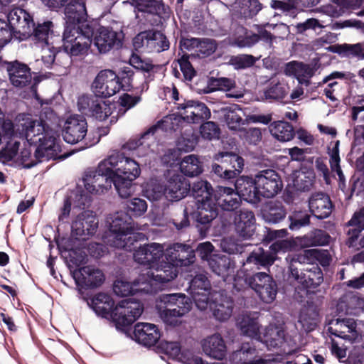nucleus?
<instances>
[{
  "label": "nucleus",
  "instance_id": "nucleus-1",
  "mask_svg": "<svg viewBox=\"0 0 364 364\" xmlns=\"http://www.w3.org/2000/svg\"><path fill=\"white\" fill-rule=\"evenodd\" d=\"M195 251L190 245L173 244L166 250L164 259L157 267L146 273H142L136 284L144 285L140 290L148 293L157 291L160 285L175 279L178 274V267L188 266L194 262Z\"/></svg>",
  "mask_w": 364,
  "mask_h": 364
},
{
  "label": "nucleus",
  "instance_id": "nucleus-2",
  "mask_svg": "<svg viewBox=\"0 0 364 364\" xmlns=\"http://www.w3.org/2000/svg\"><path fill=\"white\" fill-rule=\"evenodd\" d=\"M53 114L52 109H49L44 112ZM22 131L25 136L31 144L39 143L35 151V156L39 160L46 158L47 160H64L70 153L60 154L62 148L60 144V139L57 137L56 132L50 127V124L44 119L43 113L40 115L39 120L30 118L26 119L21 124Z\"/></svg>",
  "mask_w": 364,
  "mask_h": 364
},
{
  "label": "nucleus",
  "instance_id": "nucleus-3",
  "mask_svg": "<svg viewBox=\"0 0 364 364\" xmlns=\"http://www.w3.org/2000/svg\"><path fill=\"white\" fill-rule=\"evenodd\" d=\"M88 306L102 318L110 317L118 329L131 326L144 311V305L134 299H124L114 307V301L107 294L100 292L90 299H87Z\"/></svg>",
  "mask_w": 364,
  "mask_h": 364
},
{
  "label": "nucleus",
  "instance_id": "nucleus-4",
  "mask_svg": "<svg viewBox=\"0 0 364 364\" xmlns=\"http://www.w3.org/2000/svg\"><path fill=\"white\" fill-rule=\"evenodd\" d=\"M238 186L246 201L257 204L262 198L274 197L283 188L282 180L279 173L273 169H264L257 172L255 177L241 176Z\"/></svg>",
  "mask_w": 364,
  "mask_h": 364
},
{
  "label": "nucleus",
  "instance_id": "nucleus-5",
  "mask_svg": "<svg viewBox=\"0 0 364 364\" xmlns=\"http://www.w3.org/2000/svg\"><path fill=\"white\" fill-rule=\"evenodd\" d=\"M127 220L122 218H114L109 230L105 232L102 239L107 245L127 252L136 250V244L142 234L134 232L133 220L126 215Z\"/></svg>",
  "mask_w": 364,
  "mask_h": 364
},
{
  "label": "nucleus",
  "instance_id": "nucleus-6",
  "mask_svg": "<svg viewBox=\"0 0 364 364\" xmlns=\"http://www.w3.org/2000/svg\"><path fill=\"white\" fill-rule=\"evenodd\" d=\"M94 28L86 23L82 27L65 26L63 45L55 54L54 58L63 50L70 57L87 54L92 41Z\"/></svg>",
  "mask_w": 364,
  "mask_h": 364
},
{
  "label": "nucleus",
  "instance_id": "nucleus-7",
  "mask_svg": "<svg viewBox=\"0 0 364 364\" xmlns=\"http://www.w3.org/2000/svg\"><path fill=\"white\" fill-rule=\"evenodd\" d=\"M115 173L107 159L102 161L95 170H89L83 176L85 189L92 194H100L111 188Z\"/></svg>",
  "mask_w": 364,
  "mask_h": 364
},
{
  "label": "nucleus",
  "instance_id": "nucleus-8",
  "mask_svg": "<svg viewBox=\"0 0 364 364\" xmlns=\"http://www.w3.org/2000/svg\"><path fill=\"white\" fill-rule=\"evenodd\" d=\"M10 83L17 89L28 88L34 95H38V85L41 81L39 76H32L29 66L17 60L5 63Z\"/></svg>",
  "mask_w": 364,
  "mask_h": 364
},
{
  "label": "nucleus",
  "instance_id": "nucleus-9",
  "mask_svg": "<svg viewBox=\"0 0 364 364\" xmlns=\"http://www.w3.org/2000/svg\"><path fill=\"white\" fill-rule=\"evenodd\" d=\"M160 302V316L166 322L170 323L176 318L183 316L192 308L191 299L183 294H162Z\"/></svg>",
  "mask_w": 364,
  "mask_h": 364
},
{
  "label": "nucleus",
  "instance_id": "nucleus-10",
  "mask_svg": "<svg viewBox=\"0 0 364 364\" xmlns=\"http://www.w3.org/2000/svg\"><path fill=\"white\" fill-rule=\"evenodd\" d=\"M245 282L259 299L265 304H272L276 299L278 287L272 276L265 272L245 274Z\"/></svg>",
  "mask_w": 364,
  "mask_h": 364
},
{
  "label": "nucleus",
  "instance_id": "nucleus-11",
  "mask_svg": "<svg viewBox=\"0 0 364 364\" xmlns=\"http://www.w3.org/2000/svg\"><path fill=\"white\" fill-rule=\"evenodd\" d=\"M196 209L191 213V225L201 237H205L212 221L218 216V208L213 200L196 203Z\"/></svg>",
  "mask_w": 364,
  "mask_h": 364
},
{
  "label": "nucleus",
  "instance_id": "nucleus-12",
  "mask_svg": "<svg viewBox=\"0 0 364 364\" xmlns=\"http://www.w3.org/2000/svg\"><path fill=\"white\" fill-rule=\"evenodd\" d=\"M93 43L99 53H107L111 50H119L123 46L124 34L122 31H114L110 26H100L94 31Z\"/></svg>",
  "mask_w": 364,
  "mask_h": 364
},
{
  "label": "nucleus",
  "instance_id": "nucleus-13",
  "mask_svg": "<svg viewBox=\"0 0 364 364\" xmlns=\"http://www.w3.org/2000/svg\"><path fill=\"white\" fill-rule=\"evenodd\" d=\"M97 95H82L79 97V110L85 115L103 121L112 115V104L99 99Z\"/></svg>",
  "mask_w": 364,
  "mask_h": 364
},
{
  "label": "nucleus",
  "instance_id": "nucleus-14",
  "mask_svg": "<svg viewBox=\"0 0 364 364\" xmlns=\"http://www.w3.org/2000/svg\"><path fill=\"white\" fill-rule=\"evenodd\" d=\"M190 294L196 306L205 310L208 306L211 292V284L205 272L196 274L191 279L189 286Z\"/></svg>",
  "mask_w": 364,
  "mask_h": 364
},
{
  "label": "nucleus",
  "instance_id": "nucleus-15",
  "mask_svg": "<svg viewBox=\"0 0 364 364\" xmlns=\"http://www.w3.org/2000/svg\"><path fill=\"white\" fill-rule=\"evenodd\" d=\"M239 178L235 182V189L226 186H218L214 193V203L225 211H234L240 206L242 198L246 200L245 196L240 192Z\"/></svg>",
  "mask_w": 364,
  "mask_h": 364
},
{
  "label": "nucleus",
  "instance_id": "nucleus-16",
  "mask_svg": "<svg viewBox=\"0 0 364 364\" xmlns=\"http://www.w3.org/2000/svg\"><path fill=\"white\" fill-rule=\"evenodd\" d=\"M117 75L112 70H101L95 78L92 87L97 97H109L120 90Z\"/></svg>",
  "mask_w": 364,
  "mask_h": 364
},
{
  "label": "nucleus",
  "instance_id": "nucleus-17",
  "mask_svg": "<svg viewBox=\"0 0 364 364\" xmlns=\"http://www.w3.org/2000/svg\"><path fill=\"white\" fill-rule=\"evenodd\" d=\"M72 234L78 240H85L92 236L98 228V219L91 210H85L78 214L72 223Z\"/></svg>",
  "mask_w": 364,
  "mask_h": 364
},
{
  "label": "nucleus",
  "instance_id": "nucleus-18",
  "mask_svg": "<svg viewBox=\"0 0 364 364\" xmlns=\"http://www.w3.org/2000/svg\"><path fill=\"white\" fill-rule=\"evenodd\" d=\"M72 274L77 286L85 289L97 288L105 279L100 269L90 265L77 268Z\"/></svg>",
  "mask_w": 364,
  "mask_h": 364
},
{
  "label": "nucleus",
  "instance_id": "nucleus-19",
  "mask_svg": "<svg viewBox=\"0 0 364 364\" xmlns=\"http://www.w3.org/2000/svg\"><path fill=\"white\" fill-rule=\"evenodd\" d=\"M208 305L214 317L220 321H227L232 315L234 301L228 296L225 290L214 291L210 296Z\"/></svg>",
  "mask_w": 364,
  "mask_h": 364
},
{
  "label": "nucleus",
  "instance_id": "nucleus-20",
  "mask_svg": "<svg viewBox=\"0 0 364 364\" xmlns=\"http://www.w3.org/2000/svg\"><path fill=\"white\" fill-rule=\"evenodd\" d=\"M87 132V123L84 116L75 114L70 116L65 122L63 130L64 140L74 144L81 141Z\"/></svg>",
  "mask_w": 364,
  "mask_h": 364
},
{
  "label": "nucleus",
  "instance_id": "nucleus-21",
  "mask_svg": "<svg viewBox=\"0 0 364 364\" xmlns=\"http://www.w3.org/2000/svg\"><path fill=\"white\" fill-rule=\"evenodd\" d=\"M114 173L132 179H136L141 173L139 164L124 156L123 153L117 152L107 158Z\"/></svg>",
  "mask_w": 364,
  "mask_h": 364
},
{
  "label": "nucleus",
  "instance_id": "nucleus-22",
  "mask_svg": "<svg viewBox=\"0 0 364 364\" xmlns=\"http://www.w3.org/2000/svg\"><path fill=\"white\" fill-rule=\"evenodd\" d=\"M232 364H267V360L259 357V350L255 343L242 342L239 348L230 355Z\"/></svg>",
  "mask_w": 364,
  "mask_h": 364
},
{
  "label": "nucleus",
  "instance_id": "nucleus-23",
  "mask_svg": "<svg viewBox=\"0 0 364 364\" xmlns=\"http://www.w3.org/2000/svg\"><path fill=\"white\" fill-rule=\"evenodd\" d=\"M164 247L157 243H150L138 247L134 252V261L143 265H149L154 269L160 263V259L164 256Z\"/></svg>",
  "mask_w": 364,
  "mask_h": 364
},
{
  "label": "nucleus",
  "instance_id": "nucleus-24",
  "mask_svg": "<svg viewBox=\"0 0 364 364\" xmlns=\"http://www.w3.org/2000/svg\"><path fill=\"white\" fill-rule=\"evenodd\" d=\"M33 20V16L23 9H14L7 16V23L13 30L14 37L19 40L20 37L28 36Z\"/></svg>",
  "mask_w": 364,
  "mask_h": 364
},
{
  "label": "nucleus",
  "instance_id": "nucleus-25",
  "mask_svg": "<svg viewBox=\"0 0 364 364\" xmlns=\"http://www.w3.org/2000/svg\"><path fill=\"white\" fill-rule=\"evenodd\" d=\"M64 7L65 26L82 27L87 21V13L85 0H71Z\"/></svg>",
  "mask_w": 364,
  "mask_h": 364
},
{
  "label": "nucleus",
  "instance_id": "nucleus-26",
  "mask_svg": "<svg viewBox=\"0 0 364 364\" xmlns=\"http://www.w3.org/2000/svg\"><path fill=\"white\" fill-rule=\"evenodd\" d=\"M308 203L310 212L318 219L328 218L334 208L329 195L322 191L313 193Z\"/></svg>",
  "mask_w": 364,
  "mask_h": 364
},
{
  "label": "nucleus",
  "instance_id": "nucleus-27",
  "mask_svg": "<svg viewBox=\"0 0 364 364\" xmlns=\"http://www.w3.org/2000/svg\"><path fill=\"white\" fill-rule=\"evenodd\" d=\"M191 191L189 181L181 174L174 173L169 178L164 188V194L171 200H180Z\"/></svg>",
  "mask_w": 364,
  "mask_h": 364
},
{
  "label": "nucleus",
  "instance_id": "nucleus-28",
  "mask_svg": "<svg viewBox=\"0 0 364 364\" xmlns=\"http://www.w3.org/2000/svg\"><path fill=\"white\" fill-rule=\"evenodd\" d=\"M235 229L237 234L243 239H250L256 229L254 213L247 209L240 210L235 218Z\"/></svg>",
  "mask_w": 364,
  "mask_h": 364
},
{
  "label": "nucleus",
  "instance_id": "nucleus-29",
  "mask_svg": "<svg viewBox=\"0 0 364 364\" xmlns=\"http://www.w3.org/2000/svg\"><path fill=\"white\" fill-rule=\"evenodd\" d=\"M298 274V278L296 277H291V278L301 284L307 291L315 289L323 281L322 270L317 264H311L310 267L304 268Z\"/></svg>",
  "mask_w": 364,
  "mask_h": 364
},
{
  "label": "nucleus",
  "instance_id": "nucleus-30",
  "mask_svg": "<svg viewBox=\"0 0 364 364\" xmlns=\"http://www.w3.org/2000/svg\"><path fill=\"white\" fill-rule=\"evenodd\" d=\"M131 4L138 12L158 16L160 18H168L170 8L164 0H129Z\"/></svg>",
  "mask_w": 364,
  "mask_h": 364
},
{
  "label": "nucleus",
  "instance_id": "nucleus-31",
  "mask_svg": "<svg viewBox=\"0 0 364 364\" xmlns=\"http://www.w3.org/2000/svg\"><path fill=\"white\" fill-rule=\"evenodd\" d=\"M54 24L51 21H46L42 23H35L31 25V31L28 36L20 37V41L31 40L35 44H41L42 46L49 44L48 38L53 33Z\"/></svg>",
  "mask_w": 364,
  "mask_h": 364
},
{
  "label": "nucleus",
  "instance_id": "nucleus-32",
  "mask_svg": "<svg viewBox=\"0 0 364 364\" xmlns=\"http://www.w3.org/2000/svg\"><path fill=\"white\" fill-rule=\"evenodd\" d=\"M173 121H177L176 117H165L161 121L158 122L157 124L150 127L146 132H144L140 138L132 139L124 144L123 148L128 150H135L144 143V140L148 138L151 134H154L158 128L164 129L165 131H176L178 127H175Z\"/></svg>",
  "mask_w": 364,
  "mask_h": 364
},
{
  "label": "nucleus",
  "instance_id": "nucleus-33",
  "mask_svg": "<svg viewBox=\"0 0 364 364\" xmlns=\"http://www.w3.org/2000/svg\"><path fill=\"white\" fill-rule=\"evenodd\" d=\"M134 335L136 341L145 346H154L161 337V333L157 326L149 323L136 324Z\"/></svg>",
  "mask_w": 364,
  "mask_h": 364
},
{
  "label": "nucleus",
  "instance_id": "nucleus-34",
  "mask_svg": "<svg viewBox=\"0 0 364 364\" xmlns=\"http://www.w3.org/2000/svg\"><path fill=\"white\" fill-rule=\"evenodd\" d=\"M202 349L205 354L215 360H222L227 353L225 343L220 334L208 336L202 341Z\"/></svg>",
  "mask_w": 364,
  "mask_h": 364
},
{
  "label": "nucleus",
  "instance_id": "nucleus-35",
  "mask_svg": "<svg viewBox=\"0 0 364 364\" xmlns=\"http://www.w3.org/2000/svg\"><path fill=\"white\" fill-rule=\"evenodd\" d=\"M363 299L353 293H347L339 299L336 305V311L346 315H357L363 311Z\"/></svg>",
  "mask_w": 364,
  "mask_h": 364
},
{
  "label": "nucleus",
  "instance_id": "nucleus-36",
  "mask_svg": "<svg viewBox=\"0 0 364 364\" xmlns=\"http://www.w3.org/2000/svg\"><path fill=\"white\" fill-rule=\"evenodd\" d=\"M329 324L333 326L328 327V331L336 337L348 339L350 337L348 333L357 335V323L354 318L338 317L332 319Z\"/></svg>",
  "mask_w": 364,
  "mask_h": 364
},
{
  "label": "nucleus",
  "instance_id": "nucleus-37",
  "mask_svg": "<svg viewBox=\"0 0 364 364\" xmlns=\"http://www.w3.org/2000/svg\"><path fill=\"white\" fill-rule=\"evenodd\" d=\"M289 89L288 85L284 80L271 77L266 82L263 96L267 100L282 102L287 96Z\"/></svg>",
  "mask_w": 364,
  "mask_h": 364
},
{
  "label": "nucleus",
  "instance_id": "nucleus-38",
  "mask_svg": "<svg viewBox=\"0 0 364 364\" xmlns=\"http://www.w3.org/2000/svg\"><path fill=\"white\" fill-rule=\"evenodd\" d=\"M178 107L193 109L191 114L186 116V122L188 123L198 124L208 119L211 116L207 105L198 101L184 100L183 102L178 103Z\"/></svg>",
  "mask_w": 364,
  "mask_h": 364
},
{
  "label": "nucleus",
  "instance_id": "nucleus-39",
  "mask_svg": "<svg viewBox=\"0 0 364 364\" xmlns=\"http://www.w3.org/2000/svg\"><path fill=\"white\" fill-rule=\"evenodd\" d=\"M208 265L213 273L225 279L235 268V262L230 256L216 253L209 259Z\"/></svg>",
  "mask_w": 364,
  "mask_h": 364
},
{
  "label": "nucleus",
  "instance_id": "nucleus-40",
  "mask_svg": "<svg viewBox=\"0 0 364 364\" xmlns=\"http://www.w3.org/2000/svg\"><path fill=\"white\" fill-rule=\"evenodd\" d=\"M269 129L272 136L281 142L292 140L296 134L292 124L284 120L274 121L270 123Z\"/></svg>",
  "mask_w": 364,
  "mask_h": 364
},
{
  "label": "nucleus",
  "instance_id": "nucleus-41",
  "mask_svg": "<svg viewBox=\"0 0 364 364\" xmlns=\"http://www.w3.org/2000/svg\"><path fill=\"white\" fill-rule=\"evenodd\" d=\"M149 34L146 41L147 53H159L169 49L170 42L161 31L149 30Z\"/></svg>",
  "mask_w": 364,
  "mask_h": 364
},
{
  "label": "nucleus",
  "instance_id": "nucleus-42",
  "mask_svg": "<svg viewBox=\"0 0 364 364\" xmlns=\"http://www.w3.org/2000/svg\"><path fill=\"white\" fill-rule=\"evenodd\" d=\"M258 341L266 344L267 348H278L285 341L284 331L277 326H268Z\"/></svg>",
  "mask_w": 364,
  "mask_h": 364
},
{
  "label": "nucleus",
  "instance_id": "nucleus-43",
  "mask_svg": "<svg viewBox=\"0 0 364 364\" xmlns=\"http://www.w3.org/2000/svg\"><path fill=\"white\" fill-rule=\"evenodd\" d=\"M274 262V257L270 253L259 248L258 251H253L248 255L242 264V267L245 271H248V268L246 267L253 264L259 269L260 267H265L272 265Z\"/></svg>",
  "mask_w": 364,
  "mask_h": 364
},
{
  "label": "nucleus",
  "instance_id": "nucleus-44",
  "mask_svg": "<svg viewBox=\"0 0 364 364\" xmlns=\"http://www.w3.org/2000/svg\"><path fill=\"white\" fill-rule=\"evenodd\" d=\"M273 35L264 28L259 27L257 33L246 34L245 37L237 39V45L239 47H252L259 41H262L269 45L272 44Z\"/></svg>",
  "mask_w": 364,
  "mask_h": 364
},
{
  "label": "nucleus",
  "instance_id": "nucleus-45",
  "mask_svg": "<svg viewBox=\"0 0 364 364\" xmlns=\"http://www.w3.org/2000/svg\"><path fill=\"white\" fill-rule=\"evenodd\" d=\"M180 171L186 176L193 177L200 175L203 171V162L199 158L191 154L185 156L180 163Z\"/></svg>",
  "mask_w": 364,
  "mask_h": 364
},
{
  "label": "nucleus",
  "instance_id": "nucleus-46",
  "mask_svg": "<svg viewBox=\"0 0 364 364\" xmlns=\"http://www.w3.org/2000/svg\"><path fill=\"white\" fill-rule=\"evenodd\" d=\"M126 212L117 213L114 218H122L127 220V218L122 215H126L132 219V217H139L143 215L147 210V203L145 200L134 198L132 200L127 201Z\"/></svg>",
  "mask_w": 364,
  "mask_h": 364
},
{
  "label": "nucleus",
  "instance_id": "nucleus-47",
  "mask_svg": "<svg viewBox=\"0 0 364 364\" xmlns=\"http://www.w3.org/2000/svg\"><path fill=\"white\" fill-rule=\"evenodd\" d=\"M329 235L323 230L314 229L301 238V245L304 247L323 246L329 242Z\"/></svg>",
  "mask_w": 364,
  "mask_h": 364
},
{
  "label": "nucleus",
  "instance_id": "nucleus-48",
  "mask_svg": "<svg viewBox=\"0 0 364 364\" xmlns=\"http://www.w3.org/2000/svg\"><path fill=\"white\" fill-rule=\"evenodd\" d=\"M285 215L286 210L280 202L271 201L262 210V216L268 223H279L284 218Z\"/></svg>",
  "mask_w": 364,
  "mask_h": 364
},
{
  "label": "nucleus",
  "instance_id": "nucleus-49",
  "mask_svg": "<svg viewBox=\"0 0 364 364\" xmlns=\"http://www.w3.org/2000/svg\"><path fill=\"white\" fill-rule=\"evenodd\" d=\"M219 154L223 161L226 162L228 169L234 173L231 174L232 178H236L243 170V158L234 152H219Z\"/></svg>",
  "mask_w": 364,
  "mask_h": 364
},
{
  "label": "nucleus",
  "instance_id": "nucleus-50",
  "mask_svg": "<svg viewBox=\"0 0 364 364\" xmlns=\"http://www.w3.org/2000/svg\"><path fill=\"white\" fill-rule=\"evenodd\" d=\"M130 64L136 70L147 73L146 78L153 80L154 73L161 69L160 65H154L149 59H142L138 55H133L130 58Z\"/></svg>",
  "mask_w": 364,
  "mask_h": 364
},
{
  "label": "nucleus",
  "instance_id": "nucleus-51",
  "mask_svg": "<svg viewBox=\"0 0 364 364\" xmlns=\"http://www.w3.org/2000/svg\"><path fill=\"white\" fill-rule=\"evenodd\" d=\"M213 193V188L207 181H198L194 183L192 187V195L196 200V203L213 200L212 198Z\"/></svg>",
  "mask_w": 364,
  "mask_h": 364
},
{
  "label": "nucleus",
  "instance_id": "nucleus-52",
  "mask_svg": "<svg viewBox=\"0 0 364 364\" xmlns=\"http://www.w3.org/2000/svg\"><path fill=\"white\" fill-rule=\"evenodd\" d=\"M141 274H140L139 276H140ZM138 277L133 282L132 284H131L128 282H125L123 280H117L114 282L113 285V291L117 296H127L130 294H133L134 291H140V292H144L146 294H149L148 292L145 291L140 290L139 289L144 287V285L136 284L137 280L139 279ZM156 291L151 292L150 294L155 293Z\"/></svg>",
  "mask_w": 364,
  "mask_h": 364
},
{
  "label": "nucleus",
  "instance_id": "nucleus-53",
  "mask_svg": "<svg viewBox=\"0 0 364 364\" xmlns=\"http://www.w3.org/2000/svg\"><path fill=\"white\" fill-rule=\"evenodd\" d=\"M240 330L243 335L258 341L261 340L259 324L258 321L249 316L244 317L240 323Z\"/></svg>",
  "mask_w": 364,
  "mask_h": 364
},
{
  "label": "nucleus",
  "instance_id": "nucleus-54",
  "mask_svg": "<svg viewBox=\"0 0 364 364\" xmlns=\"http://www.w3.org/2000/svg\"><path fill=\"white\" fill-rule=\"evenodd\" d=\"M135 179H132L128 177H124L122 175L114 176L113 185L114 186L119 196L121 198H127L134 193L133 181Z\"/></svg>",
  "mask_w": 364,
  "mask_h": 364
},
{
  "label": "nucleus",
  "instance_id": "nucleus-55",
  "mask_svg": "<svg viewBox=\"0 0 364 364\" xmlns=\"http://www.w3.org/2000/svg\"><path fill=\"white\" fill-rule=\"evenodd\" d=\"M309 250H305L303 253L295 254L291 258L289 271L290 277H299V272L301 271L304 264H309L311 262V257L307 253Z\"/></svg>",
  "mask_w": 364,
  "mask_h": 364
},
{
  "label": "nucleus",
  "instance_id": "nucleus-56",
  "mask_svg": "<svg viewBox=\"0 0 364 364\" xmlns=\"http://www.w3.org/2000/svg\"><path fill=\"white\" fill-rule=\"evenodd\" d=\"M289 228L292 231L298 230L310 224V215L306 210L294 211L289 215Z\"/></svg>",
  "mask_w": 364,
  "mask_h": 364
},
{
  "label": "nucleus",
  "instance_id": "nucleus-57",
  "mask_svg": "<svg viewBox=\"0 0 364 364\" xmlns=\"http://www.w3.org/2000/svg\"><path fill=\"white\" fill-rule=\"evenodd\" d=\"M176 62L179 65L180 70L183 74V80L191 81L196 75V71L189 60V55L187 53L183 54L180 58L173 63L172 66Z\"/></svg>",
  "mask_w": 364,
  "mask_h": 364
},
{
  "label": "nucleus",
  "instance_id": "nucleus-58",
  "mask_svg": "<svg viewBox=\"0 0 364 364\" xmlns=\"http://www.w3.org/2000/svg\"><path fill=\"white\" fill-rule=\"evenodd\" d=\"M134 71L129 67H124L117 75V81L120 90L129 91L134 87Z\"/></svg>",
  "mask_w": 364,
  "mask_h": 364
},
{
  "label": "nucleus",
  "instance_id": "nucleus-59",
  "mask_svg": "<svg viewBox=\"0 0 364 364\" xmlns=\"http://www.w3.org/2000/svg\"><path fill=\"white\" fill-rule=\"evenodd\" d=\"M200 133L203 139L213 140L219 139L220 129L215 122L208 121L200 125Z\"/></svg>",
  "mask_w": 364,
  "mask_h": 364
},
{
  "label": "nucleus",
  "instance_id": "nucleus-60",
  "mask_svg": "<svg viewBox=\"0 0 364 364\" xmlns=\"http://www.w3.org/2000/svg\"><path fill=\"white\" fill-rule=\"evenodd\" d=\"M214 159L219 164L215 163L212 165V171L216 176L225 180L229 181L233 179L231 174L234 173L228 169V167H227L228 165L226 162L223 161L219 153L215 154Z\"/></svg>",
  "mask_w": 364,
  "mask_h": 364
},
{
  "label": "nucleus",
  "instance_id": "nucleus-61",
  "mask_svg": "<svg viewBox=\"0 0 364 364\" xmlns=\"http://www.w3.org/2000/svg\"><path fill=\"white\" fill-rule=\"evenodd\" d=\"M323 26L319 21L314 18L306 19L302 23H298L294 26V31L296 34L307 35L309 31H316L318 28H321Z\"/></svg>",
  "mask_w": 364,
  "mask_h": 364
},
{
  "label": "nucleus",
  "instance_id": "nucleus-62",
  "mask_svg": "<svg viewBox=\"0 0 364 364\" xmlns=\"http://www.w3.org/2000/svg\"><path fill=\"white\" fill-rule=\"evenodd\" d=\"M261 56L257 58L249 54H241L231 59L232 65L236 69H246L253 66Z\"/></svg>",
  "mask_w": 364,
  "mask_h": 364
},
{
  "label": "nucleus",
  "instance_id": "nucleus-63",
  "mask_svg": "<svg viewBox=\"0 0 364 364\" xmlns=\"http://www.w3.org/2000/svg\"><path fill=\"white\" fill-rule=\"evenodd\" d=\"M216 41L210 38H201L196 51L199 57L205 58L212 55L217 49Z\"/></svg>",
  "mask_w": 364,
  "mask_h": 364
},
{
  "label": "nucleus",
  "instance_id": "nucleus-64",
  "mask_svg": "<svg viewBox=\"0 0 364 364\" xmlns=\"http://www.w3.org/2000/svg\"><path fill=\"white\" fill-rule=\"evenodd\" d=\"M307 253L311 257V261L316 259L323 267L329 266L332 260L327 250L309 249Z\"/></svg>",
  "mask_w": 364,
  "mask_h": 364
}]
</instances>
